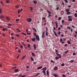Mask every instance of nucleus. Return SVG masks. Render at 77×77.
Returning <instances> with one entry per match:
<instances>
[{
	"mask_svg": "<svg viewBox=\"0 0 77 77\" xmlns=\"http://www.w3.org/2000/svg\"><path fill=\"white\" fill-rule=\"evenodd\" d=\"M68 18L69 20L68 21H72V17L71 16H68Z\"/></svg>",
	"mask_w": 77,
	"mask_h": 77,
	"instance_id": "obj_1",
	"label": "nucleus"
},
{
	"mask_svg": "<svg viewBox=\"0 0 77 77\" xmlns=\"http://www.w3.org/2000/svg\"><path fill=\"white\" fill-rule=\"evenodd\" d=\"M26 20L27 21H28V22H31V21H32V19L30 18L27 19H26Z\"/></svg>",
	"mask_w": 77,
	"mask_h": 77,
	"instance_id": "obj_2",
	"label": "nucleus"
},
{
	"mask_svg": "<svg viewBox=\"0 0 77 77\" xmlns=\"http://www.w3.org/2000/svg\"><path fill=\"white\" fill-rule=\"evenodd\" d=\"M36 38V39L37 40H38V41H39V36L38 35H36L35 37Z\"/></svg>",
	"mask_w": 77,
	"mask_h": 77,
	"instance_id": "obj_3",
	"label": "nucleus"
},
{
	"mask_svg": "<svg viewBox=\"0 0 77 77\" xmlns=\"http://www.w3.org/2000/svg\"><path fill=\"white\" fill-rule=\"evenodd\" d=\"M56 54H57V56H58L59 57H60V58H61V57H61V56L60 55V54H58L57 53H56Z\"/></svg>",
	"mask_w": 77,
	"mask_h": 77,
	"instance_id": "obj_4",
	"label": "nucleus"
},
{
	"mask_svg": "<svg viewBox=\"0 0 77 77\" xmlns=\"http://www.w3.org/2000/svg\"><path fill=\"white\" fill-rule=\"evenodd\" d=\"M42 70H44V71H46L47 70V67H46L42 69Z\"/></svg>",
	"mask_w": 77,
	"mask_h": 77,
	"instance_id": "obj_5",
	"label": "nucleus"
},
{
	"mask_svg": "<svg viewBox=\"0 0 77 77\" xmlns=\"http://www.w3.org/2000/svg\"><path fill=\"white\" fill-rule=\"evenodd\" d=\"M54 70L55 71H56V70H57V66H55V67L54 68Z\"/></svg>",
	"mask_w": 77,
	"mask_h": 77,
	"instance_id": "obj_6",
	"label": "nucleus"
},
{
	"mask_svg": "<svg viewBox=\"0 0 77 77\" xmlns=\"http://www.w3.org/2000/svg\"><path fill=\"white\" fill-rule=\"evenodd\" d=\"M33 47H34V50H35L36 48V45L35 44H34L33 45Z\"/></svg>",
	"mask_w": 77,
	"mask_h": 77,
	"instance_id": "obj_7",
	"label": "nucleus"
},
{
	"mask_svg": "<svg viewBox=\"0 0 77 77\" xmlns=\"http://www.w3.org/2000/svg\"><path fill=\"white\" fill-rule=\"evenodd\" d=\"M55 24H56V28H57L58 27V25L57 24V22H56L55 23Z\"/></svg>",
	"mask_w": 77,
	"mask_h": 77,
	"instance_id": "obj_8",
	"label": "nucleus"
},
{
	"mask_svg": "<svg viewBox=\"0 0 77 77\" xmlns=\"http://www.w3.org/2000/svg\"><path fill=\"white\" fill-rule=\"evenodd\" d=\"M53 75L55 77H57L58 76V75H57L56 74H54Z\"/></svg>",
	"mask_w": 77,
	"mask_h": 77,
	"instance_id": "obj_9",
	"label": "nucleus"
},
{
	"mask_svg": "<svg viewBox=\"0 0 77 77\" xmlns=\"http://www.w3.org/2000/svg\"><path fill=\"white\" fill-rule=\"evenodd\" d=\"M53 32L54 33V34H55V36H57V34H56V32H55V31H53Z\"/></svg>",
	"mask_w": 77,
	"mask_h": 77,
	"instance_id": "obj_10",
	"label": "nucleus"
},
{
	"mask_svg": "<svg viewBox=\"0 0 77 77\" xmlns=\"http://www.w3.org/2000/svg\"><path fill=\"white\" fill-rule=\"evenodd\" d=\"M32 41H33V42H35V38H32Z\"/></svg>",
	"mask_w": 77,
	"mask_h": 77,
	"instance_id": "obj_11",
	"label": "nucleus"
},
{
	"mask_svg": "<svg viewBox=\"0 0 77 77\" xmlns=\"http://www.w3.org/2000/svg\"><path fill=\"white\" fill-rule=\"evenodd\" d=\"M43 73H44V74L45 75H46V73H45V71L43 70Z\"/></svg>",
	"mask_w": 77,
	"mask_h": 77,
	"instance_id": "obj_12",
	"label": "nucleus"
},
{
	"mask_svg": "<svg viewBox=\"0 0 77 77\" xmlns=\"http://www.w3.org/2000/svg\"><path fill=\"white\" fill-rule=\"evenodd\" d=\"M42 68V66H41L40 67H38L37 68L38 69H41Z\"/></svg>",
	"mask_w": 77,
	"mask_h": 77,
	"instance_id": "obj_13",
	"label": "nucleus"
},
{
	"mask_svg": "<svg viewBox=\"0 0 77 77\" xmlns=\"http://www.w3.org/2000/svg\"><path fill=\"white\" fill-rule=\"evenodd\" d=\"M17 32H20V30L19 29H18V28L17 29Z\"/></svg>",
	"mask_w": 77,
	"mask_h": 77,
	"instance_id": "obj_14",
	"label": "nucleus"
},
{
	"mask_svg": "<svg viewBox=\"0 0 77 77\" xmlns=\"http://www.w3.org/2000/svg\"><path fill=\"white\" fill-rule=\"evenodd\" d=\"M33 3L35 4H37V2L36 1H34L33 2Z\"/></svg>",
	"mask_w": 77,
	"mask_h": 77,
	"instance_id": "obj_15",
	"label": "nucleus"
},
{
	"mask_svg": "<svg viewBox=\"0 0 77 77\" xmlns=\"http://www.w3.org/2000/svg\"><path fill=\"white\" fill-rule=\"evenodd\" d=\"M47 11L48 13V14H51V12L49 11L48 10H47Z\"/></svg>",
	"mask_w": 77,
	"mask_h": 77,
	"instance_id": "obj_16",
	"label": "nucleus"
},
{
	"mask_svg": "<svg viewBox=\"0 0 77 77\" xmlns=\"http://www.w3.org/2000/svg\"><path fill=\"white\" fill-rule=\"evenodd\" d=\"M6 3H9V1L8 0H7L6 1Z\"/></svg>",
	"mask_w": 77,
	"mask_h": 77,
	"instance_id": "obj_17",
	"label": "nucleus"
},
{
	"mask_svg": "<svg viewBox=\"0 0 77 77\" xmlns=\"http://www.w3.org/2000/svg\"><path fill=\"white\" fill-rule=\"evenodd\" d=\"M47 75H49L48 70H47Z\"/></svg>",
	"mask_w": 77,
	"mask_h": 77,
	"instance_id": "obj_18",
	"label": "nucleus"
},
{
	"mask_svg": "<svg viewBox=\"0 0 77 77\" xmlns=\"http://www.w3.org/2000/svg\"><path fill=\"white\" fill-rule=\"evenodd\" d=\"M6 18L8 20H10V18L8 17H6Z\"/></svg>",
	"mask_w": 77,
	"mask_h": 77,
	"instance_id": "obj_19",
	"label": "nucleus"
},
{
	"mask_svg": "<svg viewBox=\"0 0 77 77\" xmlns=\"http://www.w3.org/2000/svg\"><path fill=\"white\" fill-rule=\"evenodd\" d=\"M32 55L33 56H35V54L33 52L32 53Z\"/></svg>",
	"mask_w": 77,
	"mask_h": 77,
	"instance_id": "obj_20",
	"label": "nucleus"
},
{
	"mask_svg": "<svg viewBox=\"0 0 77 77\" xmlns=\"http://www.w3.org/2000/svg\"><path fill=\"white\" fill-rule=\"evenodd\" d=\"M30 8V10L31 11H32L33 9V8L32 7H29Z\"/></svg>",
	"mask_w": 77,
	"mask_h": 77,
	"instance_id": "obj_21",
	"label": "nucleus"
},
{
	"mask_svg": "<svg viewBox=\"0 0 77 77\" xmlns=\"http://www.w3.org/2000/svg\"><path fill=\"white\" fill-rule=\"evenodd\" d=\"M75 17H77V13L75 14Z\"/></svg>",
	"mask_w": 77,
	"mask_h": 77,
	"instance_id": "obj_22",
	"label": "nucleus"
},
{
	"mask_svg": "<svg viewBox=\"0 0 77 77\" xmlns=\"http://www.w3.org/2000/svg\"><path fill=\"white\" fill-rule=\"evenodd\" d=\"M15 72H18V69H16V70H15Z\"/></svg>",
	"mask_w": 77,
	"mask_h": 77,
	"instance_id": "obj_23",
	"label": "nucleus"
},
{
	"mask_svg": "<svg viewBox=\"0 0 77 77\" xmlns=\"http://www.w3.org/2000/svg\"><path fill=\"white\" fill-rule=\"evenodd\" d=\"M61 19H62V17H59L58 18V20H61Z\"/></svg>",
	"mask_w": 77,
	"mask_h": 77,
	"instance_id": "obj_24",
	"label": "nucleus"
},
{
	"mask_svg": "<svg viewBox=\"0 0 77 77\" xmlns=\"http://www.w3.org/2000/svg\"><path fill=\"white\" fill-rule=\"evenodd\" d=\"M66 12H68L69 11V9H67L66 10Z\"/></svg>",
	"mask_w": 77,
	"mask_h": 77,
	"instance_id": "obj_25",
	"label": "nucleus"
},
{
	"mask_svg": "<svg viewBox=\"0 0 77 77\" xmlns=\"http://www.w3.org/2000/svg\"><path fill=\"white\" fill-rule=\"evenodd\" d=\"M42 38H45V35H42Z\"/></svg>",
	"mask_w": 77,
	"mask_h": 77,
	"instance_id": "obj_26",
	"label": "nucleus"
},
{
	"mask_svg": "<svg viewBox=\"0 0 77 77\" xmlns=\"http://www.w3.org/2000/svg\"><path fill=\"white\" fill-rule=\"evenodd\" d=\"M15 7H16L17 8H19V5H17L15 6Z\"/></svg>",
	"mask_w": 77,
	"mask_h": 77,
	"instance_id": "obj_27",
	"label": "nucleus"
},
{
	"mask_svg": "<svg viewBox=\"0 0 77 77\" xmlns=\"http://www.w3.org/2000/svg\"><path fill=\"white\" fill-rule=\"evenodd\" d=\"M26 33L28 35H30L31 34V33L30 32L29 33L28 32H27Z\"/></svg>",
	"mask_w": 77,
	"mask_h": 77,
	"instance_id": "obj_28",
	"label": "nucleus"
},
{
	"mask_svg": "<svg viewBox=\"0 0 77 77\" xmlns=\"http://www.w3.org/2000/svg\"><path fill=\"white\" fill-rule=\"evenodd\" d=\"M64 2H65V3H68V1L67 0H64Z\"/></svg>",
	"mask_w": 77,
	"mask_h": 77,
	"instance_id": "obj_29",
	"label": "nucleus"
},
{
	"mask_svg": "<svg viewBox=\"0 0 77 77\" xmlns=\"http://www.w3.org/2000/svg\"><path fill=\"white\" fill-rule=\"evenodd\" d=\"M32 29H33V30H35V32H37L36 29H35V28H33Z\"/></svg>",
	"mask_w": 77,
	"mask_h": 77,
	"instance_id": "obj_30",
	"label": "nucleus"
},
{
	"mask_svg": "<svg viewBox=\"0 0 77 77\" xmlns=\"http://www.w3.org/2000/svg\"><path fill=\"white\" fill-rule=\"evenodd\" d=\"M2 9H0V14H2Z\"/></svg>",
	"mask_w": 77,
	"mask_h": 77,
	"instance_id": "obj_31",
	"label": "nucleus"
},
{
	"mask_svg": "<svg viewBox=\"0 0 77 77\" xmlns=\"http://www.w3.org/2000/svg\"><path fill=\"white\" fill-rule=\"evenodd\" d=\"M46 35L47 36H48V32H47V31L46 32Z\"/></svg>",
	"mask_w": 77,
	"mask_h": 77,
	"instance_id": "obj_32",
	"label": "nucleus"
},
{
	"mask_svg": "<svg viewBox=\"0 0 77 77\" xmlns=\"http://www.w3.org/2000/svg\"><path fill=\"white\" fill-rule=\"evenodd\" d=\"M61 66H65V64H64V63L62 64Z\"/></svg>",
	"mask_w": 77,
	"mask_h": 77,
	"instance_id": "obj_33",
	"label": "nucleus"
},
{
	"mask_svg": "<svg viewBox=\"0 0 77 77\" xmlns=\"http://www.w3.org/2000/svg\"><path fill=\"white\" fill-rule=\"evenodd\" d=\"M31 60L32 61H33L34 60V59L32 57H31Z\"/></svg>",
	"mask_w": 77,
	"mask_h": 77,
	"instance_id": "obj_34",
	"label": "nucleus"
},
{
	"mask_svg": "<svg viewBox=\"0 0 77 77\" xmlns=\"http://www.w3.org/2000/svg\"><path fill=\"white\" fill-rule=\"evenodd\" d=\"M34 36H35V37L36 36H38V35H36V33H34Z\"/></svg>",
	"mask_w": 77,
	"mask_h": 77,
	"instance_id": "obj_35",
	"label": "nucleus"
},
{
	"mask_svg": "<svg viewBox=\"0 0 77 77\" xmlns=\"http://www.w3.org/2000/svg\"><path fill=\"white\" fill-rule=\"evenodd\" d=\"M67 42L69 44H71V43H70V41H68Z\"/></svg>",
	"mask_w": 77,
	"mask_h": 77,
	"instance_id": "obj_36",
	"label": "nucleus"
},
{
	"mask_svg": "<svg viewBox=\"0 0 77 77\" xmlns=\"http://www.w3.org/2000/svg\"><path fill=\"white\" fill-rule=\"evenodd\" d=\"M62 24H63V23H64V22H65V21H64V20H62Z\"/></svg>",
	"mask_w": 77,
	"mask_h": 77,
	"instance_id": "obj_37",
	"label": "nucleus"
},
{
	"mask_svg": "<svg viewBox=\"0 0 77 77\" xmlns=\"http://www.w3.org/2000/svg\"><path fill=\"white\" fill-rule=\"evenodd\" d=\"M71 14V12H67V14Z\"/></svg>",
	"mask_w": 77,
	"mask_h": 77,
	"instance_id": "obj_38",
	"label": "nucleus"
},
{
	"mask_svg": "<svg viewBox=\"0 0 77 77\" xmlns=\"http://www.w3.org/2000/svg\"><path fill=\"white\" fill-rule=\"evenodd\" d=\"M26 55H25L24 56H23L22 59V60H23V59H24V57H26Z\"/></svg>",
	"mask_w": 77,
	"mask_h": 77,
	"instance_id": "obj_39",
	"label": "nucleus"
},
{
	"mask_svg": "<svg viewBox=\"0 0 77 77\" xmlns=\"http://www.w3.org/2000/svg\"><path fill=\"white\" fill-rule=\"evenodd\" d=\"M16 35L17 37H19L20 36V35L18 34H16Z\"/></svg>",
	"mask_w": 77,
	"mask_h": 77,
	"instance_id": "obj_40",
	"label": "nucleus"
},
{
	"mask_svg": "<svg viewBox=\"0 0 77 77\" xmlns=\"http://www.w3.org/2000/svg\"><path fill=\"white\" fill-rule=\"evenodd\" d=\"M8 25L9 26H12V24H11L10 23H8Z\"/></svg>",
	"mask_w": 77,
	"mask_h": 77,
	"instance_id": "obj_41",
	"label": "nucleus"
},
{
	"mask_svg": "<svg viewBox=\"0 0 77 77\" xmlns=\"http://www.w3.org/2000/svg\"><path fill=\"white\" fill-rule=\"evenodd\" d=\"M21 34H22L23 35H25V36H26V33H22Z\"/></svg>",
	"mask_w": 77,
	"mask_h": 77,
	"instance_id": "obj_42",
	"label": "nucleus"
},
{
	"mask_svg": "<svg viewBox=\"0 0 77 77\" xmlns=\"http://www.w3.org/2000/svg\"><path fill=\"white\" fill-rule=\"evenodd\" d=\"M28 47L30 48V45L28 44Z\"/></svg>",
	"mask_w": 77,
	"mask_h": 77,
	"instance_id": "obj_43",
	"label": "nucleus"
},
{
	"mask_svg": "<svg viewBox=\"0 0 77 77\" xmlns=\"http://www.w3.org/2000/svg\"><path fill=\"white\" fill-rule=\"evenodd\" d=\"M51 15L49 14H48V18H49V17H51Z\"/></svg>",
	"mask_w": 77,
	"mask_h": 77,
	"instance_id": "obj_44",
	"label": "nucleus"
},
{
	"mask_svg": "<svg viewBox=\"0 0 77 77\" xmlns=\"http://www.w3.org/2000/svg\"><path fill=\"white\" fill-rule=\"evenodd\" d=\"M68 50H67V51H66V52H65V54H66V53H68Z\"/></svg>",
	"mask_w": 77,
	"mask_h": 77,
	"instance_id": "obj_45",
	"label": "nucleus"
},
{
	"mask_svg": "<svg viewBox=\"0 0 77 77\" xmlns=\"http://www.w3.org/2000/svg\"><path fill=\"white\" fill-rule=\"evenodd\" d=\"M70 62L71 63H72V62H74V60H71L70 61Z\"/></svg>",
	"mask_w": 77,
	"mask_h": 77,
	"instance_id": "obj_46",
	"label": "nucleus"
},
{
	"mask_svg": "<svg viewBox=\"0 0 77 77\" xmlns=\"http://www.w3.org/2000/svg\"><path fill=\"white\" fill-rule=\"evenodd\" d=\"M63 40H62V38L60 39V42H62Z\"/></svg>",
	"mask_w": 77,
	"mask_h": 77,
	"instance_id": "obj_47",
	"label": "nucleus"
},
{
	"mask_svg": "<svg viewBox=\"0 0 77 77\" xmlns=\"http://www.w3.org/2000/svg\"><path fill=\"white\" fill-rule=\"evenodd\" d=\"M40 74V73H38L35 75V76L36 77V76H37V75H39V74Z\"/></svg>",
	"mask_w": 77,
	"mask_h": 77,
	"instance_id": "obj_48",
	"label": "nucleus"
},
{
	"mask_svg": "<svg viewBox=\"0 0 77 77\" xmlns=\"http://www.w3.org/2000/svg\"><path fill=\"white\" fill-rule=\"evenodd\" d=\"M56 59H59V57H56Z\"/></svg>",
	"mask_w": 77,
	"mask_h": 77,
	"instance_id": "obj_49",
	"label": "nucleus"
},
{
	"mask_svg": "<svg viewBox=\"0 0 77 77\" xmlns=\"http://www.w3.org/2000/svg\"><path fill=\"white\" fill-rule=\"evenodd\" d=\"M36 62H34L33 64H34V65H36Z\"/></svg>",
	"mask_w": 77,
	"mask_h": 77,
	"instance_id": "obj_50",
	"label": "nucleus"
},
{
	"mask_svg": "<svg viewBox=\"0 0 77 77\" xmlns=\"http://www.w3.org/2000/svg\"><path fill=\"white\" fill-rule=\"evenodd\" d=\"M68 29H71V27H70L69 26H68L67 27Z\"/></svg>",
	"mask_w": 77,
	"mask_h": 77,
	"instance_id": "obj_51",
	"label": "nucleus"
},
{
	"mask_svg": "<svg viewBox=\"0 0 77 77\" xmlns=\"http://www.w3.org/2000/svg\"><path fill=\"white\" fill-rule=\"evenodd\" d=\"M62 76H63V77H65L66 76H65V75H62Z\"/></svg>",
	"mask_w": 77,
	"mask_h": 77,
	"instance_id": "obj_52",
	"label": "nucleus"
},
{
	"mask_svg": "<svg viewBox=\"0 0 77 77\" xmlns=\"http://www.w3.org/2000/svg\"><path fill=\"white\" fill-rule=\"evenodd\" d=\"M5 30H7L6 28L5 29V28H3V31H5Z\"/></svg>",
	"mask_w": 77,
	"mask_h": 77,
	"instance_id": "obj_53",
	"label": "nucleus"
},
{
	"mask_svg": "<svg viewBox=\"0 0 77 77\" xmlns=\"http://www.w3.org/2000/svg\"><path fill=\"white\" fill-rule=\"evenodd\" d=\"M0 18H3V16L2 15H1Z\"/></svg>",
	"mask_w": 77,
	"mask_h": 77,
	"instance_id": "obj_54",
	"label": "nucleus"
},
{
	"mask_svg": "<svg viewBox=\"0 0 77 77\" xmlns=\"http://www.w3.org/2000/svg\"><path fill=\"white\" fill-rule=\"evenodd\" d=\"M20 10H19L18 11V14H20Z\"/></svg>",
	"mask_w": 77,
	"mask_h": 77,
	"instance_id": "obj_55",
	"label": "nucleus"
},
{
	"mask_svg": "<svg viewBox=\"0 0 77 77\" xmlns=\"http://www.w3.org/2000/svg\"><path fill=\"white\" fill-rule=\"evenodd\" d=\"M51 62H52V63H54V61H53V60H51Z\"/></svg>",
	"mask_w": 77,
	"mask_h": 77,
	"instance_id": "obj_56",
	"label": "nucleus"
},
{
	"mask_svg": "<svg viewBox=\"0 0 77 77\" xmlns=\"http://www.w3.org/2000/svg\"><path fill=\"white\" fill-rule=\"evenodd\" d=\"M21 11H20V12H22V11H23V9H22V8H21Z\"/></svg>",
	"mask_w": 77,
	"mask_h": 77,
	"instance_id": "obj_57",
	"label": "nucleus"
},
{
	"mask_svg": "<svg viewBox=\"0 0 77 77\" xmlns=\"http://www.w3.org/2000/svg\"><path fill=\"white\" fill-rule=\"evenodd\" d=\"M45 17L44 18H43L42 19V20H45Z\"/></svg>",
	"mask_w": 77,
	"mask_h": 77,
	"instance_id": "obj_58",
	"label": "nucleus"
},
{
	"mask_svg": "<svg viewBox=\"0 0 77 77\" xmlns=\"http://www.w3.org/2000/svg\"><path fill=\"white\" fill-rule=\"evenodd\" d=\"M3 36H5V33H3Z\"/></svg>",
	"mask_w": 77,
	"mask_h": 77,
	"instance_id": "obj_59",
	"label": "nucleus"
},
{
	"mask_svg": "<svg viewBox=\"0 0 77 77\" xmlns=\"http://www.w3.org/2000/svg\"><path fill=\"white\" fill-rule=\"evenodd\" d=\"M60 31H59L58 32V35H60Z\"/></svg>",
	"mask_w": 77,
	"mask_h": 77,
	"instance_id": "obj_60",
	"label": "nucleus"
},
{
	"mask_svg": "<svg viewBox=\"0 0 77 77\" xmlns=\"http://www.w3.org/2000/svg\"><path fill=\"white\" fill-rule=\"evenodd\" d=\"M73 55H74V56H75V52L73 53Z\"/></svg>",
	"mask_w": 77,
	"mask_h": 77,
	"instance_id": "obj_61",
	"label": "nucleus"
},
{
	"mask_svg": "<svg viewBox=\"0 0 77 77\" xmlns=\"http://www.w3.org/2000/svg\"><path fill=\"white\" fill-rule=\"evenodd\" d=\"M1 4L2 5H3V2H1Z\"/></svg>",
	"mask_w": 77,
	"mask_h": 77,
	"instance_id": "obj_62",
	"label": "nucleus"
},
{
	"mask_svg": "<svg viewBox=\"0 0 77 77\" xmlns=\"http://www.w3.org/2000/svg\"><path fill=\"white\" fill-rule=\"evenodd\" d=\"M26 68H29V66H26Z\"/></svg>",
	"mask_w": 77,
	"mask_h": 77,
	"instance_id": "obj_63",
	"label": "nucleus"
},
{
	"mask_svg": "<svg viewBox=\"0 0 77 77\" xmlns=\"http://www.w3.org/2000/svg\"><path fill=\"white\" fill-rule=\"evenodd\" d=\"M60 27H63V26H62V25H60Z\"/></svg>",
	"mask_w": 77,
	"mask_h": 77,
	"instance_id": "obj_64",
	"label": "nucleus"
}]
</instances>
